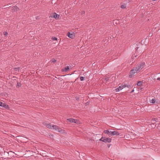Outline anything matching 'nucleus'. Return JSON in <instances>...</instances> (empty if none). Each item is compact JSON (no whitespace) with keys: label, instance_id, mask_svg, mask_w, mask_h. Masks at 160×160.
I'll return each mask as SVG.
<instances>
[{"label":"nucleus","instance_id":"nucleus-1","mask_svg":"<svg viewBox=\"0 0 160 160\" xmlns=\"http://www.w3.org/2000/svg\"><path fill=\"white\" fill-rule=\"evenodd\" d=\"M145 67V63H141L131 71L129 77L131 78L135 73L139 72Z\"/></svg>","mask_w":160,"mask_h":160},{"label":"nucleus","instance_id":"nucleus-2","mask_svg":"<svg viewBox=\"0 0 160 160\" xmlns=\"http://www.w3.org/2000/svg\"><path fill=\"white\" fill-rule=\"evenodd\" d=\"M54 128V129L62 133H65V131L61 128H59L58 126L55 125L53 126Z\"/></svg>","mask_w":160,"mask_h":160},{"label":"nucleus","instance_id":"nucleus-3","mask_svg":"<svg viewBox=\"0 0 160 160\" xmlns=\"http://www.w3.org/2000/svg\"><path fill=\"white\" fill-rule=\"evenodd\" d=\"M99 140L104 142H110L111 141V139L110 138H103L102 137Z\"/></svg>","mask_w":160,"mask_h":160},{"label":"nucleus","instance_id":"nucleus-4","mask_svg":"<svg viewBox=\"0 0 160 160\" xmlns=\"http://www.w3.org/2000/svg\"><path fill=\"white\" fill-rule=\"evenodd\" d=\"M67 120L69 122H74L77 124H79L80 123L79 121L73 118H68L67 119Z\"/></svg>","mask_w":160,"mask_h":160},{"label":"nucleus","instance_id":"nucleus-5","mask_svg":"<svg viewBox=\"0 0 160 160\" xmlns=\"http://www.w3.org/2000/svg\"><path fill=\"white\" fill-rule=\"evenodd\" d=\"M67 36L69 38H73L75 36V34L73 32H68Z\"/></svg>","mask_w":160,"mask_h":160},{"label":"nucleus","instance_id":"nucleus-6","mask_svg":"<svg viewBox=\"0 0 160 160\" xmlns=\"http://www.w3.org/2000/svg\"><path fill=\"white\" fill-rule=\"evenodd\" d=\"M126 87V85H122L121 86H119L118 88L115 89L116 92H119L120 90H122L123 88Z\"/></svg>","mask_w":160,"mask_h":160},{"label":"nucleus","instance_id":"nucleus-7","mask_svg":"<svg viewBox=\"0 0 160 160\" xmlns=\"http://www.w3.org/2000/svg\"><path fill=\"white\" fill-rule=\"evenodd\" d=\"M119 135V133L117 131H114L113 132H110L109 134V136H112L115 135Z\"/></svg>","mask_w":160,"mask_h":160},{"label":"nucleus","instance_id":"nucleus-8","mask_svg":"<svg viewBox=\"0 0 160 160\" xmlns=\"http://www.w3.org/2000/svg\"><path fill=\"white\" fill-rule=\"evenodd\" d=\"M0 106L5 108H8V105L1 102H0Z\"/></svg>","mask_w":160,"mask_h":160},{"label":"nucleus","instance_id":"nucleus-9","mask_svg":"<svg viewBox=\"0 0 160 160\" xmlns=\"http://www.w3.org/2000/svg\"><path fill=\"white\" fill-rule=\"evenodd\" d=\"M46 126L47 127L50 129H54V128L53 127V126L54 125H51L50 124L47 123L46 124Z\"/></svg>","mask_w":160,"mask_h":160},{"label":"nucleus","instance_id":"nucleus-10","mask_svg":"<svg viewBox=\"0 0 160 160\" xmlns=\"http://www.w3.org/2000/svg\"><path fill=\"white\" fill-rule=\"evenodd\" d=\"M59 15L57 14L56 13H54L52 14L51 17L52 18H59Z\"/></svg>","mask_w":160,"mask_h":160},{"label":"nucleus","instance_id":"nucleus-11","mask_svg":"<svg viewBox=\"0 0 160 160\" xmlns=\"http://www.w3.org/2000/svg\"><path fill=\"white\" fill-rule=\"evenodd\" d=\"M69 66H67L65 67L63 69H62V71L63 72H67L69 71Z\"/></svg>","mask_w":160,"mask_h":160},{"label":"nucleus","instance_id":"nucleus-12","mask_svg":"<svg viewBox=\"0 0 160 160\" xmlns=\"http://www.w3.org/2000/svg\"><path fill=\"white\" fill-rule=\"evenodd\" d=\"M152 122H158V118H152Z\"/></svg>","mask_w":160,"mask_h":160},{"label":"nucleus","instance_id":"nucleus-13","mask_svg":"<svg viewBox=\"0 0 160 160\" xmlns=\"http://www.w3.org/2000/svg\"><path fill=\"white\" fill-rule=\"evenodd\" d=\"M104 132L106 134H108V135L109 136V134L110 133V132H109L108 130H105L104 131Z\"/></svg>","mask_w":160,"mask_h":160},{"label":"nucleus","instance_id":"nucleus-14","mask_svg":"<svg viewBox=\"0 0 160 160\" xmlns=\"http://www.w3.org/2000/svg\"><path fill=\"white\" fill-rule=\"evenodd\" d=\"M142 84V82H141V81H138L137 83V85L138 86H140Z\"/></svg>","mask_w":160,"mask_h":160},{"label":"nucleus","instance_id":"nucleus-15","mask_svg":"<svg viewBox=\"0 0 160 160\" xmlns=\"http://www.w3.org/2000/svg\"><path fill=\"white\" fill-rule=\"evenodd\" d=\"M155 102V98H153L152 99L150 102L152 103H154Z\"/></svg>","mask_w":160,"mask_h":160},{"label":"nucleus","instance_id":"nucleus-16","mask_svg":"<svg viewBox=\"0 0 160 160\" xmlns=\"http://www.w3.org/2000/svg\"><path fill=\"white\" fill-rule=\"evenodd\" d=\"M13 9H14V11H17L18 9V8L17 6H15L14 7Z\"/></svg>","mask_w":160,"mask_h":160},{"label":"nucleus","instance_id":"nucleus-17","mask_svg":"<svg viewBox=\"0 0 160 160\" xmlns=\"http://www.w3.org/2000/svg\"><path fill=\"white\" fill-rule=\"evenodd\" d=\"M21 86V84L20 83L18 82L17 84V87H20Z\"/></svg>","mask_w":160,"mask_h":160},{"label":"nucleus","instance_id":"nucleus-18","mask_svg":"<svg viewBox=\"0 0 160 160\" xmlns=\"http://www.w3.org/2000/svg\"><path fill=\"white\" fill-rule=\"evenodd\" d=\"M80 79L81 81H82L84 80V78L83 77H81L80 78Z\"/></svg>","mask_w":160,"mask_h":160},{"label":"nucleus","instance_id":"nucleus-19","mask_svg":"<svg viewBox=\"0 0 160 160\" xmlns=\"http://www.w3.org/2000/svg\"><path fill=\"white\" fill-rule=\"evenodd\" d=\"M52 39L54 40H57V39L56 37H52Z\"/></svg>","mask_w":160,"mask_h":160},{"label":"nucleus","instance_id":"nucleus-20","mask_svg":"<svg viewBox=\"0 0 160 160\" xmlns=\"http://www.w3.org/2000/svg\"><path fill=\"white\" fill-rule=\"evenodd\" d=\"M14 69L15 71H18L19 68H14Z\"/></svg>","mask_w":160,"mask_h":160},{"label":"nucleus","instance_id":"nucleus-21","mask_svg":"<svg viewBox=\"0 0 160 160\" xmlns=\"http://www.w3.org/2000/svg\"><path fill=\"white\" fill-rule=\"evenodd\" d=\"M121 8H125V6L124 5H122L121 6Z\"/></svg>","mask_w":160,"mask_h":160},{"label":"nucleus","instance_id":"nucleus-22","mask_svg":"<svg viewBox=\"0 0 160 160\" xmlns=\"http://www.w3.org/2000/svg\"><path fill=\"white\" fill-rule=\"evenodd\" d=\"M3 34L5 36H6V35H8V33L7 32H3Z\"/></svg>","mask_w":160,"mask_h":160},{"label":"nucleus","instance_id":"nucleus-23","mask_svg":"<svg viewBox=\"0 0 160 160\" xmlns=\"http://www.w3.org/2000/svg\"><path fill=\"white\" fill-rule=\"evenodd\" d=\"M52 62H56V60L55 59H52Z\"/></svg>","mask_w":160,"mask_h":160},{"label":"nucleus","instance_id":"nucleus-24","mask_svg":"<svg viewBox=\"0 0 160 160\" xmlns=\"http://www.w3.org/2000/svg\"><path fill=\"white\" fill-rule=\"evenodd\" d=\"M114 22H115L116 23L118 24L119 23V21L118 20L114 21Z\"/></svg>","mask_w":160,"mask_h":160},{"label":"nucleus","instance_id":"nucleus-25","mask_svg":"<svg viewBox=\"0 0 160 160\" xmlns=\"http://www.w3.org/2000/svg\"><path fill=\"white\" fill-rule=\"evenodd\" d=\"M157 80L160 81V77L158 78L157 79Z\"/></svg>","mask_w":160,"mask_h":160},{"label":"nucleus","instance_id":"nucleus-26","mask_svg":"<svg viewBox=\"0 0 160 160\" xmlns=\"http://www.w3.org/2000/svg\"><path fill=\"white\" fill-rule=\"evenodd\" d=\"M134 91V90H132V91H131V93H132Z\"/></svg>","mask_w":160,"mask_h":160},{"label":"nucleus","instance_id":"nucleus-27","mask_svg":"<svg viewBox=\"0 0 160 160\" xmlns=\"http://www.w3.org/2000/svg\"><path fill=\"white\" fill-rule=\"evenodd\" d=\"M106 80H108V78H106L105 79Z\"/></svg>","mask_w":160,"mask_h":160},{"label":"nucleus","instance_id":"nucleus-28","mask_svg":"<svg viewBox=\"0 0 160 160\" xmlns=\"http://www.w3.org/2000/svg\"><path fill=\"white\" fill-rule=\"evenodd\" d=\"M82 13H84V11H82Z\"/></svg>","mask_w":160,"mask_h":160},{"label":"nucleus","instance_id":"nucleus-29","mask_svg":"<svg viewBox=\"0 0 160 160\" xmlns=\"http://www.w3.org/2000/svg\"><path fill=\"white\" fill-rule=\"evenodd\" d=\"M137 48V50L138 49V48Z\"/></svg>","mask_w":160,"mask_h":160}]
</instances>
